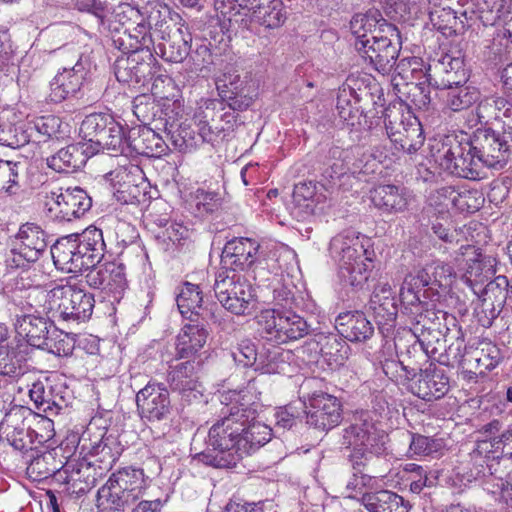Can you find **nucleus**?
<instances>
[{
  "label": "nucleus",
  "instance_id": "nucleus-39",
  "mask_svg": "<svg viewBox=\"0 0 512 512\" xmlns=\"http://www.w3.org/2000/svg\"><path fill=\"white\" fill-rule=\"evenodd\" d=\"M16 329L20 335L26 337L27 342L37 348L44 349L50 337L51 325L43 317L23 315L17 318Z\"/></svg>",
  "mask_w": 512,
  "mask_h": 512
},
{
  "label": "nucleus",
  "instance_id": "nucleus-49",
  "mask_svg": "<svg viewBox=\"0 0 512 512\" xmlns=\"http://www.w3.org/2000/svg\"><path fill=\"white\" fill-rule=\"evenodd\" d=\"M77 244L86 256H89V262L95 266L99 264L105 253V242L102 230L96 227H88L82 234H72Z\"/></svg>",
  "mask_w": 512,
  "mask_h": 512
},
{
  "label": "nucleus",
  "instance_id": "nucleus-1",
  "mask_svg": "<svg viewBox=\"0 0 512 512\" xmlns=\"http://www.w3.org/2000/svg\"><path fill=\"white\" fill-rule=\"evenodd\" d=\"M224 404L220 418L210 427L207 445L216 455L201 453V460L216 468H231L239 461L240 436L243 425L256 419L257 412L246 395L237 391H228L221 395Z\"/></svg>",
  "mask_w": 512,
  "mask_h": 512
},
{
  "label": "nucleus",
  "instance_id": "nucleus-64",
  "mask_svg": "<svg viewBox=\"0 0 512 512\" xmlns=\"http://www.w3.org/2000/svg\"><path fill=\"white\" fill-rule=\"evenodd\" d=\"M74 344V339L69 334L54 329L44 349L49 350L57 356H68L72 354Z\"/></svg>",
  "mask_w": 512,
  "mask_h": 512
},
{
  "label": "nucleus",
  "instance_id": "nucleus-53",
  "mask_svg": "<svg viewBox=\"0 0 512 512\" xmlns=\"http://www.w3.org/2000/svg\"><path fill=\"white\" fill-rule=\"evenodd\" d=\"M113 118L110 115L94 113L85 117L80 125V135L87 141L89 150L93 148Z\"/></svg>",
  "mask_w": 512,
  "mask_h": 512
},
{
  "label": "nucleus",
  "instance_id": "nucleus-45",
  "mask_svg": "<svg viewBox=\"0 0 512 512\" xmlns=\"http://www.w3.org/2000/svg\"><path fill=\"white\" fill-rule=\"evenodd\" d=\"M479 354H482V352L478 351L477 348H467L464 339L457 337L456 340L447 347L445 354L440 355V362L452 367L458 365L465 369L471 368L472 362L482 360Z\"/></svg>",
  "mask_w": 512,
  "mask_h": 512
},
{
  "label": "nucleus",
  "instance_id": "nucleus-11",
  "mask_svg": "<svg viewBox=\"0 0 512 512\" xmlns=\"http://www.w3.org/2000/svg\"><path fill=\"white\" fill-rule=\"evenodd\" d=\"M384 123L387 135L397 150L414 154L423 146L425 137L421 123L409 112L404 115L399 109L389 107L385 110Z\"/></svg>",
  "mask_w": 512,
  "mask_h": 512
},
{
  "label": "nucleus",
  "instance_id": "nucleus-46",
  "mask_svg": "<svg viewBox=\"0 0 512 512\" xmlns=\"http://www.w3.org/2000/svg\"><path fill=\"white\" fill-rule=\"evenodd\" d=\"M424 288L418 284L413 273H409L404 278L401 285L399 297L402 304L403 313L408 316L411 321L413 317H417L423 311V306L426 302L421 301L419 292Z\"/></svg>",
  "mask_w": 512,
  "mask_h": 512
},
{
  "label": "nucleus",
  "instance_id": "nucleus-12",
  "mask_svg": "<svg viewBox=\"0 0 512 512\" xmlns=\"http://www.w3.org/2000/svg\"><path fill=\"white\" fill-rule=\"evenodd\" d=\"M136 406L138 414L145 424L169 426L168 422L173 414V406L165 384L149 381L137 392Z\"/></svg>",
  "mask_w": 512,
  "mask_h": 512
},
{
  "label": "nucleus",
  "instance_id": "nucleus-26",
  "mask_svg": "<svg viewBox=\"0 0 512 512\" xmlns=\"http://www.w3.org/2000/svg\"><path fill=\"white\" fill-rule=\"evenodd\" d=\"M159 39L161 41L157 44V48L165 61L181 63L189 55L192 38L184 24L180 27L174 25L166 35H162Z\"/></svg>",
  "mask_w": 512,
  "mask_h": 512
},
{
  "label": "nucleus",
  "instance_id": "nucleus-17",
  "mask_svg": "<svg viewBox=\"0 0 512 512\" xmlns=\"http://www.w3.org/2000/svg\"><path fill=\"white\" fill-rule=\"evenodd\" d=\"M122 53L114 63V74L119 82L134 85L151 79L155 61L151 50Z\"/></svg>",
  "mask_w": 512,
  "mask_h": 512
},
{
  "label": "nucleus",
  "instance_id": "nucleus-2",
  "mask_svg": "<svg viewBox=\"0 0 512 512\" xmlns=\"http://www.w3.org/2000/svg\"><path fill=\"white\" fill-rule=\"evenodd\" d=\"M364 240L360 233L347 229L330 241V254L338 262L341 280L354 288H361L369 278L365 261L370 259L366 256Z\"/></svg>",
  "mask_w": 512,
  "mask_h": 512
},
{
  "label": "nucleus",
  "instance_id": "nucleus-55",
  "mask_svg": "<svg viewBox=\"0 0 512 512\" xmlns=\"http://www.w3.org/2000/svg\"><path fill=\"white\" fill-rule=\"evenodd\" d=\"M20 165L0 159V197L15 196L20 192Z\"/></svg>",
  "mask_w": 512,
  "mask_h": 512
},
{
  "label": "nucleus",
  "instance_id": "nucleus-43",
  "mask_svg": "<svg viewBox=\"0 0 512 512\" xmlns=\"http://www.w3.org/2000/svg\"><path fill=\"white\" fill-rule=\"evenodd\" d=\"M244 431L240 436L239 460L246 455H250L264 446L271 440L272 429L255 419L243 425Z\"/></svg>",
  "mask_w": 512,
  "mask_h": 512
},
{
  "label": "nucleus",
  "instance_id": "nucleus-7",
  "mask_svg": "<svg viewBox=\"0 0 512 512\" xmlns=\"http://www.w3.org/2000/svg\"><path fill=\"white\" fill-rule=\"evenodd\" d=\"M263 337L277 344L298 340L308 334L306 320L292 309H265L257 316Z\"/></svg>",
  "mask_w": 512,
  "mask_h": 512
},
{
  "label": "nucleus",
  "instance_id": "nucleus-30",
  "mask_svg": "<svg viewBox=\"0 0 512 512\" xmlns=\"http://www.w3.org/2000/svg\"><path fill=\"white\" fill-rule=\"evenodd\" d=\"M286 12L281 0H262L248 16L241 19V25L250 29L252 23H257L268 29H275L284 24Z\"/></svg>",
  "mask_w": 512,
  "mask_h": 512
},
{
  "label": "nucleus",
  "instance_id": "nucleus-61",
  "mask_svg": "<svg viewBox=\"0 0 512 512\" xmlns=\"http://www.w3.org/2000/svg\"><path fill=\"white\" fill-rule=\"evenodd\" d=\"M354 470L352 477L346 484L349 498H356L357 495H364L367 492H363V489L371 486L373 478L382 477V475H370L367 472H372L368 469V466H357ZM363 496H361L362 498Z\"/></svg>",
  "mask_w": 512,
  "mask_h": 512
},
{
  "label": "nucleus",
  "instance_id": "nucleus-19",
  "mask_svg": "<svg viewBox=\"0 0 512 512\" xmlns=\"http://www.w3.org/2000/svg\"><path fill=\"white\" fill-rule=\"evenodd\" d=\"M51 255L55 267L62 272L76 274L93 266L72 234L58 239L51 247Z\"/></svg>",
  "mask_w": 512,
  "mask_h": 512
},
{
  "label": "nucleus",
  "instance_id": "nucleus-20",
  "mask_svg": "<svg viewBox=\"0 0 512 512\" xmlns=\"http://www.w3.org/2000/svg\"><path fill=\"white\" fill-rule=\"evenodd\" d=\"M340 401L333 395L319 394L310 401L306 412V423L320 431H329L338 426L342 420Z\"/></svg>",
  "mask_w": 512,
  "mask_h": 512
},
{
  "label": "nucleus",
  "instance_id": "nucleus-23",
  "mask_svg": "<svg viewBox=\"0 0 512 512\" xmlns=\"http://www.w3.org/2000/svg\"><path fill=\"white\" fill-rule=\"evenodd\" d=\"M427 80L437 89L466 83L467 73L463 60L449 54L442 55L429 65Z\"/></svg>",
  "mask_w": 512,
  "mask_h": 512
},
{
  "label": "nucleus",
  "instance_id": "nucleus-41",
  "mask_svg": "<svg viewBox=\"0 0 512 512\" xmlns=\"http://www.w3.org/2000/svg\"><path fill=\"white\" fill-rule=\"evenodd\" d=\"M361 503L369 512H409V503L389 490L366 493Z\"/></svg>",
  "mask_w": 512,
  "mask_h": 512
},
{
  "label": "nucleus",
  "instance_id": "nucleus-58",
  "mask_svg": "<svg viewBox=\"0 0 512 512\" xmlns=\"http://www.w3.org/2000/svg\"><path fill=\"white\" fill-rule=\"evenodd\" d=\"M449 315L447 312L436 309L434 304L425 303L423 306V311L417 317H413L410 321L411 324L415 325V331H421V337H425V330H436L432 326H440L441 321H447ZM439 327H437L438 329Z\"/></svg>",
  "mask_w": 512,
  "mask_h": 512
},
{
  "label": "nucleus",
  "instance_id": "nucleus-24",
  "mask_svg": "<svg viewBox=\"0 0 512 512\" xmlns=\"http://www.w3.org/2000/svg\"><path fill=\"white\" fill-rule=\"evenodd\" d=\"M161 130L158 124L155 128L142 125L133 127L127 135V145L137 154L147 157H161L170 150V145L164 137L155 131Z\"/></svg>",
  "mask_w": 512,
  "mask_h": 512
},
{
  "label": "nucleus",
  "instance_id": "nucleus-14",
  "mask_svg": "<svg viewBox=\"0 0 512 512\" xmlns=\"http://www.w3.org/2000/svg\"><path fill=\"white\" fill-rule=\"evenodd\" d=\"M48 246L46 233L32 223L22 225L13 241L7 265L11 268H26L36 262Z\"/></svg>",
  "mask_w": 512,
  "mask_h": 512
},
{
  "label": "nucleus",
  "instance_id": "nucleus-59",
  "mask_svg": "<svg viewBox=\"0 0 512 512\" xmlns=\"http://www.w3.org/2000/svg\"><path fill=\"white\" fill-rule=\"evenodd\" d=\"M509 286V281L505 276H497L493 280H490L485 287L479 288V299L484 301H491L497 308H503L507 300V291L505 290Z\"/></svg>",
  "mask_w": 512,
  "mask_h": 512
},
{
  "label": "nucleus",
  "instance_id": "nucleus-51",
  "mask_svg": "<svg viewBox=\"0 0 512 512\" xmlns=\"http://www.w3.org/2000/svg\"><path fill=\"white\" fill-rule=\"evenodd\" d=\"M190 237V229L178 222H166L155 235L156 240L163 245L165 251L185 246L190 241Z\"/></svg>",
  "mask_w": 512,
  "mask_h": 512
},
{
  "label": "nucleus",
  "instance_id": "nucleus-28",
  "mask_svg": "<svg viewBox=\"0 0 512 512\" xmlns=\"http://www.w3.org/2000/svg\"><path fill=\"white\" fill-rule=\"evenodd\" d=\"M94 155L87 143L68 145L47 158V165L59 173H73L80 170Z\"/></svg>",
  "mask_w": 512,
  "mask_h": 512
},
{
  "label": "nucleus",
  "instance_id": "nucleus-54",
  "mask_svg": "<svg viewBox=\"0 0 512 512\" xmlns=\"http://www.w3.org/2000/svg\"><path fill=\"white\" fill-rule=\"evenodd\" d=\"M125 144H127V136L123 126L113 119L90 151H94V154L100 149L122 152Z\"/></svg>",
  "mask_w": 512,
  "mask_h": 512
},
{
  "label": "nucleus",
  "instance_id": "nucleus-33",
  "mask_svg": "<svg viewBox=\"0 0 512 512\" xmlns=\"http://www.w3.org/2000/svg\"><path fill=\"white\" fill-rule=\"evenodd\" d=\"M339 333L351 342H364L374 333V327L363 312L340 314L336 319Z\"/></svg>",
  "mask_w": 512,
  "mask_h": 512
},
{
  "label": "nucleus",
  "instance_id": "nucleus-36",
  "mask_svg": "<svg viewBox=\"0 0 512 512\" xmlns=\"http://www.w3.org/2000/svg\"><path fill=\"white\" fill-rule=\"evenodd\" d=\"M384 24H389L378 10H369L365 14H355L350 21V30L355 38L354 47L357 50V44L373 40L374 36H379L377 32L383 29Z\"/></svg>",
  "mask_w": 512,
  "mask_h": 512
},
{
  "label": "nucleus",
  "instance_id": "nucleus-3",
  "mask_svg": "<svg viewBox=\"0 0 512 512\" xmlns=\"http://www.w3.org/2000/svg\"><path fill=\"white\" fill-rule=\"evenodd\" d=\"M44 307L53 321L75 325L91 318L95 299L77 285H58L46 293Z\"/></svg>",
  "mask_w": 512,
  "mask_h": 512
},
{
  "label": "nucleus",
  "instance_id": "nucleus-16",
  "mask_svg": "<svg viewBox=\"0 0 512 512\" xmlns=\"http://www.w3.org/2000/svg\"><path fill=\"white\" fill-rule=\"evenodd\" d=\"M492 448V442L479 441L469 453L470 459L476 466L483 467L485 464L489 475L499 481L497 486L501 490H512V456L504 452L496 454Z\"/></svg>",
  "mask_w": 512,
  "mask_h": 512
},
{
  "label": "nucleus",
  "instance_id": "nucleus-62",
  "mask_svg": "<svg viewBox=\"0 0 512 512\" xmlns=\"http://www.w3.org/2000/svg\"><path fill=\"white\" fill-rule=\"evenodd\" d=\"M29 396L38 410L48 415H57L63 409V403L47 399L42 382H35L29 390Z\"/></svg>",
  "mask_w": 512,
  "mask_h": 512
},
{
  "label": "nucleus",
  "instance_id": "nucleus-25",
  "mask_svg": "<svg viewBox=\"0 0 512 512\" xmlns=\"http://www.w3.org/2000/svg\"><path fill=\"white\" fill-rule=\"evenodd\" d=\"M216 88L221 99L233 110L243 111L252 103L247 77L225 73L217 79Z\"/></svg>",
  "mask_w": 512,
  "mask_h": 512
},
{
  "label": "nucleus",
  "instance_id": "nucleus-42",
  "mask_svg": "<svg viewBox=\"0 0 512 512\" xmlns=\"http://www.w3.org/2000/svg\"><path fill=\"white\" fill-rule=\"evenodd\" d=\"M167 382L173 391L178 392L183 397L189 396L187 393L190 394L196 391L198 385V376L194 363L188 360L176 365H170Z\"/></svg>",
  "mask_w": 512,
  "mask_h": 512
},
{
  "label": "nucleus",
  "instance_id": "nucleus-22",
  "mask_svg": "<svg viewBox=\"0 0 512 512\" xmlns=\"http://www.w3.org/2000/svg\"><path fill=\"white\" fill-rule=\"evenodd\" d=\"M260 245L250 238H234L228 241L221 255V269L241 273L249 269L257 259Z\"/></svg>",
  "mask_w": 512,
  "mask_h": 512
},
{
  "label": "nucleus",
  "instance_id": "nucleus-21",
  "mask_svg": "<svg viewBox=\"0 0 512 512\" xmlns=\"http://www.w3.org/2000/svg\"><path fill=\"white\" fill-rule=\"evenodd\" d=\"M86 283L94 289L121 295L127 288L125 266L118 262H106L92 266L85 275Z\"/></svg>",
  "mask_w": 512,
  "mask_h": 512
},
{
  "label": "nucleus",
  "instance_id": "nucleus-50",
  "mask_svg": "<svg viewBox=\"0 0 512 512\" xmlns=\"http://www.w3.org/2000/svg\"><path fill=\"white\" fill-rule=\"evenodd\" d=\"M359 101V95L351 87H344L338 93L336 104L338 115L348 126L354 127L360 124L363 111L356 106Z\"/></svg>",
  "mask_w": 512,
  "mask_h": 512
},
{
  "label": "nucleus",
  "instance_id": "nucleus-38",
  "mask_svg": "<svg viewBox=\"0 0 512 512\" xmlns=\"http://www.w3.org/2000/svg\"><path fill=\"white\" fill-rule=\"evenodd\" d=\"M176 301L182 316L190 319L192 322H198L199 318L205 320L209 316H212L210 312L202 306L203 297L197 285L185 283Z\"/></svg>",
  "mask_w": 512,
  "mask_h": 512
},
{
  "label": "nucleus",
  "instance_id": "nucleus-52",
  "mask_svg": "<svg viewBox=\"0 0 512 512\" xmlns=\"http://www.w3.org/2000/svg\"><path fill=\"white\" fill-rule=\"evenodd\" d=\"M320 352L329 365L341 366L349 354L348 344L338 335L330 334L321 337Z\"/></svg>",
  "mask_w": 512,
  "mask_h": 512
},
{
  "label": "nucleus",
  "instance_id": "nucleus-48",
  "mask_svg": "<svg viewBox=\"0 0 512 512\" xmlns=\"http://www.w3.org/2000/svg\"><path fill=\"white\" fill-rule=\"evenodd\" d=\"M444 95L445 106L453 112H460L472 107L480 98L476 87L464 84L446 87Z\"/></svg>",
  "mask_w": 512,
  "mask_h": 512
},
{
  "label": "nucleus",
  "instance_id": "nucleus-10",
  "mask_svg": "<svg viewBox=\"0 0 512 512\" xmlns=\"http://www.w3.org/2000/svg\"><path fill=\"white\" fill-rule=\"evenodd\" d=\"M64 67L50 83V100L60 103L80 91L87 73V65L82 55L75 49L59 50Z\"/></svg>",
  "mask_w": 512,
  "mask_h": 512
},
{
  "label": "nucleus",
  "instance_id": "nucleus-44",
  "mask_svg": "<svg viewBox=\"0 0 512 512\" xmlns=\"http://www.w3.org/2000/svg\"><path fill=\"white\" fill-rule=\"evenodd\" d=\"M292 198L295 209L304 217L314 214L317 206L326 202L327 195L319 191L315 183L309 181L296 184Z\"/></svg>",
  "mask_w": 512,
  "mask_h": 512
},
{
  "label": "nucleus",
  "instance_id": "nucleus-57",
  "mask_svg": "<svg viewBox=\"0 0 512 512\" xmlns=\"http://www.w3.org/2000/svg\"><path fill=\"white\" fill-rule=\"evenodd\" d=\"M434 8L429 12V19L434 29L445 37L456 35L458 29V18L456 13L449 7H439L434 3Z\"/></svg>",
  "mask_w": 512,
  "mask_h": 512
},
{
  "label": "nucleus",
  "instance_id": "nucleus-5",
  "mask_svg": "<svg viewBox=\"0 0 512 512\" xmlns=\"http://www.w3.org/2000/svg\"><path fill=\"white\" fill-rule=\"evenodd\" d=\"M145 486L142 470L123 468L113 473L98 490L97 507L102 511H119L131 507L142 497Z\"/></svg>",
  "mask_w": 512,
  "mask_h": 512
},
{
  "label": "nucleus",
  "instance_id": "nucleus-35",
  "mask_svg": "<svg viewBox=\"0 0 512 512\" xmlns=\"http://www.w3.org/2000/svg\"><path fill=\"white\" fill-rule=\"evenodd\" d=\"M396 349L397 356L400 359L401 371L405 372L407 379L415 377L417 372L421 371L417 358H424L430 353L434 356L438 352L436 346H432L427 338H423L420 335L405 351L400 349L397 344Z\"/></svg>",
  "mask_w": 512,
  "mask_h": 512
},
{
  "label": "nucleus",
  "instance_id": "nucleus-40",
  "mask_svg": "<svg viewBox=\"0 0 512 512\" xmlns=\"http://www.w3.org/2000/svg\"><path fill=\"white\" fill-rule=\"evenodd\" d=\"M271 354V359L265 362L262 355L257 352L255 344L248 339L242 340L231 350V357L237 365L243 367L255 365V370H263L265 373L276 372L272 362L276 359L278 352L274 351Z\"/></svg>",
  "mask_w": 512,
  "mask_h": 512
},
{
  "label": "nucleus",
  "instance_id": "nucleus-56",
  "mask_svg": "<svg viewBox=\"0 0 512 512\" xmlns=\"http://www.w3.org/2000/svg\"><path fill=\"white\" fill-rule=\"evenodd\" d=\"M147 16L145 18L148 29L153 31L158 38L166 35L172 27L169 25L170 8L166 4L159 2L147 6Z\"/></svg>",
  "mask_w": 512,
  "mask_h": 512
},
{
  "label": "nucleus",
  "instance_id": "nucleus-9",
  "mask_svg": "<svg viewBox=\"0 0 512 512\" xmlns=\"http://www.w3.org/2000/svg\"><path fill=\"white\" fill-rule=\"evenodd\" d=\"M220 304L235 315L249 313L254 295L248 279L236 271L219 270L214 283Z\"/></svg>",
  "mask_w": 512,
  "mask_h": 512
},
{
  "label": "nucleus",
  "instance_id": "nucleus-27",
  "mask_svg": "<svg viewBox=\"0 0 512 512\" xmlns=\"http://www.w3.org/2000/svg\"><path fill=\"white\" fill-rule=\"evenodd\" d=\"M376 323L380 327H392L396 321L398 306L395 292L389 283H381L375 287L369 302Z\"/></svg>",
  "mask_w": 512,
  "mask_h": 512
},
{
  "label": "nucleus",
  "instance_id": "nucleus-32",
  "mask_svg": "<svg viewBox=\"0 0 512 512\" xmlns=\"http://www.w3.org/2000/svg\"><path fill=\"white\" fill-rule=\"evenodd\" d=\"M449 378L441 369H421L414 393L425 401L438 400L449 391Z\"/></svg>",
  "mask_w": 512,
  "mask_h": 512
},
{
  "label": "nucleus",
  "instance_id": "nucleus-8",
  "mask_svg": "<svg viewBox=\"0 0 512 512\" xmlns=\"http://www.w3.org/2000/svg\"><path fill=\"white\" fill-rule=\"evenodd\" d=\"M469 142L461 143L456 138L447 137L433 153L435 161L450 174L469 180L482 178V163L475 156L474 151H469Z\"/></svg>",
  "mask_w": 512,
  "mask_h": 512
},
{
  "label": "nucleus",
  "instance_id": "nucleus-31",
  "mask_svg": "<svg viewBox=\"0 0 512 512\" xmlns=\"http://www.w3.org/2000/svg\"><path fill=\"white\" fill-rule=\"evenodd\" d=\"M413 276L418 281V284L428 287L425 294L429 296V292L438 293V289L447 291L451 287L456 274L450 265L434 262L417 270L413 273Z\"/></svg>",
  "mask_w": 512,
  "mask_h": 512
},
{
  "label": "nucleus",
  "instance_id": "nucleus-13",
  "mask_svg": "<svg viewBox=\"0 0 512 512\" xmlns=\"http://www.w3.org/2000/svg\"><path fill=\"white\" fill-rule=\"evenodd\" d=\"M511 130H504L503 135L491 128L477 129L470 143L471 147H467L469 151H474L475 156L481 161L483 167L490 169H503L510 156V148L507 137Z\"/></svg>",
  "mask_w": 512,
  "mask_h": 512
},
{
  "label": "nucleus",
  "instance_id": "nucleus-63",
  "mask_svg": "<svg viewBox=\"0 0 512 512\" xmlns=\"http://www.w3.org/2000/svg\"><path fill=\"white\" fill-rule=\"evenodd\" d=\"M159 107L155 99L150 95L137 96L133 101V113L137 119L147 126L149 121L154 120Z\"/></svg>",
  "mask_w": 512,
  "mask_h": 512
},
{
  "label": "nucleus",
  "instance_id": "nucleus-34",
  "mask_svg": "<svg viewBox=\"0 0 512 512\" xmlns=\"http://www.w3.org/2000/svg\"><path fill=\"white\" fill-rule=\"evenodd\" d=\"M409 200V192L396 185H380L371 191V201L375 207L388 213L403 212Z\"/></svg>",
  "mask_w": 512,
  "mask_h": 512
},
{
  "label": "nucleus",
  "instance_id": "nucleus-18",
  "mask_svg": "<svg viewBox=\"0 0 512 512\" xmlns=\"http://www.w3.org/2000/svg\"><path fill=\"white\" fill-rule=\"evenodd\" d=\"M459 254L467 257V268L462 280L471 287L475 295L485 282L492 280L496 273V259L493 256L479 252L473 245H462Z\"/></svg>",
  "mask_w": 512,
  "mask_h": 512
},
{
  "label": "nucleus",
  "instance_id": "nucleus-37",
  "mask_svg": "<svg viewBox=\"0 0 512 512\" xmlns=\"http://www.w3.org/2000/svg\"><path fill=\"white\" fill-rule=\"evenodd\" d=\"M208 331L203 324H186L176 342V355L180 359L192 358L207 342Z\"/></svg>",
  "mask_w": 512,
  "mask_h": 512
},
{
  "label": "nucleus",
  "instance_id": "nucleus-60",
  "mask_svg": "<svg viewBox=\"0 0 512 512\" xmlns=\"http://www.w3.org/2000/svg\"><path fill=\"white\" fill-rule=\"evenodd\" d=\"M461 194L451 186H445L431 193L428 201L429 205L441 216L450 215V207L458 205Z\"/></svg>",
  "mask_w": 512,
  "mask_h": 512
},
{
  "label": "nucleus",
  "instance_id": "nucleus-15",
  "mask_svg": "<svg viewBox=\"0 0 512 512\" xmlns=\"http://www.w3.org/2000/svg\"><path fill=\"white\" fill-rule=\"evenodd\" d=\"M46 202L50 216L59 221H72L82 217L92 206V199L80 187H68L51 190Z\"/></svg>",
  "mask_w": 512,
  "mask_h": 512
},
{
  "label": "nucleus",
  "instance_id": "nucleus-6",
  "mask_svg": "<svg viewBox=\"0 0 512 512\" xmlns=\"http://www.w3.org/2000/svg\"><path fill=\"white\" fill-rule=\"evenodd\" d=\"M373 40L357 44V52L380 74H390L401 49V37L394 24H384Z\"/></svg>",
  "mask_w": 512,
  "mask_h": 512
},
{
  "label": "nucleus",
  "instance_id": "nucleus-4",
  "mask_svg": "<svg viewBox=\"0 0 512 512\" xmlns=\"http://www.w3.org/2000/svg\"><path fill=\"white\" fill-rule=\"evenodd\" d=\"M387 435L376 428L369 412L361 411L353 417V422L343 430L342 445L353 448L350 462L357 466H369L374 456L386 450Z\"/></svg>",
  "mask_w": 512,
  "mask_h": 512
},
{
  "label": "nucleus",
  "instance_id": "nucleus-47",
  "mask_svg": "<svg viewBox=\"0 0 512 512\" xmlns=\"http://www.w3.org/2000/svg\"><path fill=\"white\" fill-rule=\"evenodd\" d=\"M142 20V13L139 9L128 3H120L112 11L108 10L105 18L107 29L113 34H120L126 27H131L134 22Z\"/></svg>",
  "mask_w": 512,
  "mask_h": 512
},
{
  "label": "nucleus",
  "instance_id": "nucleus-29",
  "mask_svg": "<svg viewBox=\"0 0 512 512\" xmlns=\"http://www.w3.org/2000/svg\"><path fill=\"white\" fill-rule=\"evenodd\" d=\"M112 45L121 52L151 50L154 45L152 32L147 27L145 17L126 27L120 34L111 36Z\"/></svg>",
  "mask_w": 512,
  "mask_h": 512
}]
</instances>
